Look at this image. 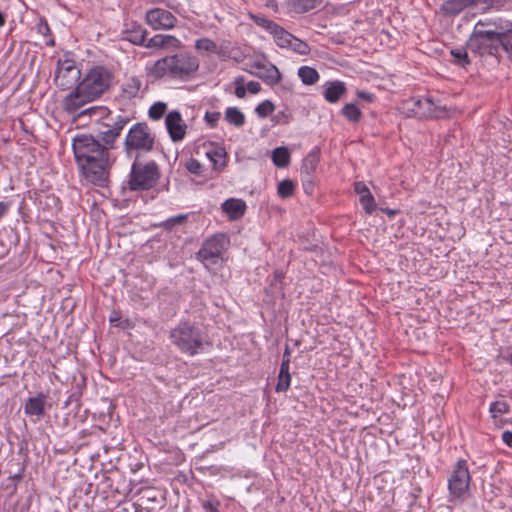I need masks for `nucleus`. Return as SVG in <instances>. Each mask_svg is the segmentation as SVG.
I'll return each instance as SVG.
<instances>
[{"instance_id":"obj_30","label":"nucleus","mask_w":512,"mask_h":512,"mask_svg":"<svg viewBox=\"0 0 512 512\" xmlns=\"http://www.w3.org/2000/svg\"><path fill=\"white\" fill-rule=\"evenodd\" d=\"M467 50H469L467 47H458L450 50V55L453 57V63L455 65H458L462 68H466L468 65H470L471 61Z\"/></svg>"},{"instance_id":"obj_25","label":"nucleus","mask_w":512,"mask_h":512,"mask_svg":"<svg viewBox=\"0 0 512 512\" xmlns=\"http://www.w3.org/2000/svg\"><path fill=\"white\" fill-rule=\"evenodd\" d=\"M323 0H287L288 6L296 13H305L318 7Z\"/></svg>"},{"instance_id":"obj_59","label":"nucleus","mask_w":512,"mask_h":512,"mask_svg":"<svg viewBox=\"0 0 512 512\" xmlns=\"http://www.w3.org/2000/svg\"><path fill=\"white\" fill-rule=\"evenodd\" d=\"M7 210L8 205L3 202H0V219L6 214Z\"/></svg>"},{"instance_id":"obj_8","label":"nucleus","mask_w":512,"mask_h":512,"mask_svg":"<svg viewBox=\"0 0 512 512\" xmlns=\"http://www.w3.org/2000/svg\"><path fill=\"white\" fill-rule=\"evenodd\" d=\"M158 176V165L154 161L140 163L136 160L131 168L129 188L134 191L150 189L156 184Z\"/></svg>"},{"instance_id":"obj_7","label":"nucleus","mask_w":512,"mask_h":512,"mask_svg":"<svg viewBox=\"0 0 512 512\" xmlns=\"http://www.w3.org/2000/svg\"><path fill=\"white\" fill-rule=\"evenodd\" d=\"M155 144V134L152 133L150 127L144 123L134 124L125 139L124 146L127 154L132 151L149 152Z\"/></svg>"},{"instance_id":"obj_11","label":"nucleus","mask_w":512,"mask_h":512,"mask_svg":"<svg viewBox=\"0 0 512 512\" xmlns=\"http://www.w3.org/2000/svg\"><path fill=\"white\" fill-rule=\"evenodd\" d=\"M84 176L92 183L104 186L109 176V152L79 163Z\"/></svg>"},{"instance_id":"obj_64","label":"nucleus","mask_w":512,"mask_h":512,"mask_svg":"<svg viewBox=\"0 0 512 512\" xmlns=\"http://www.w3.org/2000/svg\"><path fill=\"white\" fill-rule=\"evenodd\" d=\"M167 110V105L166 103L162 102V115L166 112Z\"/></svg>"},{"instance_id":"obj_23","label":"nucleus","mask_w":512,"mask_h":512,"mask_svg":"<svg viewBox=\"0 0 512 512\" xmlns=\"http://www.w3.org/2000/svg\"><path fill=\"white\" fill-rule=\"evenodd\" d=\"M207 158L212 162L213 169L220 172L226 166L227 153L223 147H214L206 151Z\"/></svg>"},{"instance_id":"obj_52","label":"nucleus","mask_w":512,"mask_h":512,"mask_svg":"<svg viewBox=\"0 0 512 512\" xmlns=\"http://www.w3.org/2000/svg\"><path fill=\"white\" fill-rule=\"evenodd\" d=\"M490 492L487 493L486 491H484V497L486 500H488L489 502H491L495 497L498 496V492L500 491V488L495 486L494 484H490Z\"/></svg>"},{"instance_id":"obj_54","label":"nucleus","mask_w":512,"mask_h":512,"mask_svg":"<svg viewBox=\"0 0 512 512\" xmlns=\"http://www.w3.org/2000/svg\"><path fill=\"white\" fill-rule=\"evenodd\" d=\"M149 116L154 120L160 119V102H155L149 109Z\"/></svg>"},{"instance_id":"obj_9","label":"nucleus","mask_w":512,"mask_h":512,"mask_svg":"<svg viewBox=\"0 0 512 512\" xmlns=\"http://www.w3.org/2000/svg\"><path fill=\"white\" fill-rule=\"evenodd\" d=\"M228 243L229 239L226 234H214L202 243L201 248L196 253L197 260L202 262L205 267L216 265Z\"/></svg>"},{"instance_id":"obj_63","label":"nucleus","mask_w":512,"mask_h":512,"mask_svg":"<svg viewBox=\"0 0 512 512\" xmlns=\"http://www.w3.org/2000/svg\"><path fill=\"white\" fill-rule=\"evenodd\" d=\"M5 17L4 15L0 12V27L4 26L5 25Z\"/></svg>"},{"instance_id":"obj_49","label":"nucleus","mask_w":512,"mask_h":512,"mask_svg":"<svg viewBox=\"0 0 512 512\" xmlns=\"http://www.w3.org/2000/svg\"><path fill=\"white\" fill-rule=\"evenodd\" d=\"M356 96L359 100L367 102V103H372L376 100V96L374 93L364 91V90H357Z\"/></svg>"},{"instance_id":"obj_22","label":"nucleus","mask_w":512,"mask_h":512,"mask_svg":"<svg viewBox=\"0 0 512 512\" xmlns=\"http://www.w3.org/2000/svg\"><path fill=\"white\" fill-rule=\"evenodd\" d=\"M319 151H311L304 159L301 165V176L306 178H313L316 168L319 163Z\"/></svg>"},{"instance_id":"obj_15","label":"nucleus","mask_w":512,"mask_h":512,"mask_svg":"<svg viewBox=\"0 0 512 512\" xmlns=\"http://www.w3.org/2000/svg\"><path fill=\"white\" fill-rule=\"evenodd\" d=\"M165 126L173 142L180 141L185 137L187 125L180 112H169L165 117Z\"/></svg>"},{"instance_id":"obj_16","label":"nucleus","mask_w":512,"mask_h":512,"mask_svg":"<svg viewBox=\"0 0 512 512\" xmlns=\"http://www.w3.org/2000/svg\"><path fill=\"white\" fill-rule=\"evenodd\" d=\"M95 99H92L89 95H85L80 91L78 85L72 92H70L63 100V108L66 112L74 114L78 111L83 110V107Z\"/></svg>"},{"instance_id":"obj_53","label":"nucleus","mask_w":512,"mask_h":512,"mask_svg":"<svg viewBox=\"0 0 512 512\" xmlns=\"http://www.w3.org/2000/svg\"><path fill=\"white\" fill-rule=\"evenodd\" d=\"M246 92L257 94L261 91V85L257 81H249L246 85Z\"/></svg>"},{"instance_id":"obj_3","label":"nucleus","mask_w":512,"mask_h":512,"mask_svg":"<svg viewBox=\"0 0 512 512\" xmlns=\"http://www.w3.org/2000/svg\"><path fill=\"white\" fill-rule=\"evenodd\" d=\"M170 338L183 353L190 356L203 352L205 344L203 332L189 322L180 323L171 331Z\"/></svg>"},{"instance_id":"obj_42","label":"nucleus","mask_w":512,"mask_h":512,"mask_svg":"<svg viewBox=\"0 0 512 512\" xmlns=\"http://www.w3.org/2000/svg\"><path fill=\"white\" fill-rule=\"evenodd\" d=\"M147 23L157 30L160 26V9H151L146 14Z\"/></svg>"},{"instance_id":"obj_29","label":"nucleus","mask_w":512,"mask_h":512,"mask_svg":"<svg viewBox=\"0 0 512 512\" xmlns=\"http://www.w3.org/2000/svg\"><path fill=\"white\" fill-rule=\"evenodd\" d=\"M340 113L346 120L352 123H357L362 118V112L360 108L354 103H346L342 107Z\"/></svg>"},{"instance_id":"obj_4","label":"nucleus","mask_w":512,"mask_h":512,"mask_svg":"<svg viewBox=\"0 0 512 512\" xmlns=\"http://www.w3.org/2000/svg\"><path fill=\"white\" fill-rule=\"evenodd\" d=\"M472 477L466 459L460 458L453 465L448 478V500L450 502H463L469 493Z\"/></svg>"},{"instance_id":"obj_50","label":"nucleus","mask_w":512,"mask_h":512,"mask_svg":"<svg viewBox=\"0 0 512 512\" xmlns=\"http://www.w3.org/2000/svg\"><path fill=\"white\" fill-rule=\"evenodd\" d=\"M170 454H172L171 460L168 458L162 459L169 465H179L184 461V455L180 451H173Z\"/></svg>"},{"instance_id":"obj_26","label":"nucleus","mask_w":512,"mask_h":512,"mask_svg":"<svg viewBox=\"0 0 512 512\" xmlns=\"http://www.w3.org/2000/svg\"><path fill=\"white\" fill-rule=\"evenodd\" d=\"M270 34L280 48H288L293 39V35L278 24Z\"/></svg>"},{"instance_id":"obj_21","label":"nucleus","mask_w":512,"mask_h":512,"mask_svg":"<svg viewBox=\"0 0 512 512\" xmlns=\"http://www.w3.org/2000/svg\"><path fill=\"white\" fill-rule=\"evenodd\" d=\"M45 401L46 396L43 393H39L36 397L29 398L24 406L25 413L30 416H37L38 418L43 417Z\"/></svg>"},{"instance_id":"obj_56","label":"nucleus","mask_w":512,"mask_h":512,"mask_svg":"<svg viewBox=\"0 0 512 512\" xmlns=\"http://www.w3.org/2000/svg\"><path fill=\"white\" fill-rule=\"evenodd\" d=\"M502 441L512 449V431L506 430L502 433Z\"/></svg>"},{"instance_id":"obj_55","label":"nucleus","mask_w":512,"mask_h":512,"mask_svg":"<svg viewBox=\"0 0 512 512\" xmlns=\"http://www.w3.org/2000/svg\"><path fill=\"white\" fill-rule=\"evenodd\" d=\"M285 277V273L282 271V270H275L273 272V281L271 282V286H276V283L279 282L280 284H282V281Z\"/></svg>"},{"instance_id":"obj_60","label":"nucleus","mask_w":512,"mask_h":512,"mask_svg":"<svg viewBox=\"0 0 512 512\" xmlns=\"http://www.w3.org/2000/svg\"><path fill=\"white\" fill-rule=\"evenodd\" d=\"M132 81H133V83H134V86L132 87V88H133V91H130V94H131V95H134V94H136V92L139 90L140 82H139L138 80H135V79H133Z\"/></svg>"},{"instance_id":"obj_36","label":"nucleus","mask_w":512,"mask_h":512,"mask_svg":"<svg viewBox=\"0 0 512 512\" xmlns=\"http://www.w3.org/2000/svg\"><path fill=\"white\" fill-rule=\"evenodd\" d=\"M195 48L199 51H204L207 53L217 52V44L209 38H200L196 40Z\"/></svg>"},{"instance_id":"obj_10","label":"nucleus","mask_w":512,"mask_h":512,"mask_svg":"<svg viewBox=\"0 0 512 512\" xmlns=\"http://www.w3.org/2000/svg\"><path fill=\"white\" fill-rule=\"evenodd\" d=\"M73 151L79 163L108 153V148L91 135L81 134L73 139Z\"/></svg>"},{"instance_id":"obj_46","label":"nucleus","mask_w":512,"mask_h":512,"mask_svg":"<svg viewBox=\"0 0 512 512\" xmlns=\"http://www.w3.org/2000/svg\"><path fill=\"white\" fill-rule=\"evenodd\" d=\"M255 23L265 29L267 32L271 33V31L277 26V23L266 18V17H260L256 16L254 17Z\"/></svg>"},{"instance_id":"obj_44","label":"nucleus","mask_w":512,"mask_h":512,"mask_svg":"<svg viewBox=\"0 0 512 512\" xmlns=\"http://www.w3.org/2000/svg\"><path fill=\"white\" fill-rule=\"evenodd\" d=\"M234 93L238 98H244L246 96V86L244 76H238L234 80Z\"/></svg>"},{"instance_id":"obj_34","label":"nucleus","mask_w":512,"mask_h":512,"mask_svg":"<svg viewBox=\"0 0 512 512\" xmlns=\"http://www.w3.org/2000/svg\"><path fill=\"white\" fill-rule=\"evenodd\" d=\"M274 110L275 105L270 100H264L256 106L255 113L259 118H266L271 115Z\"/></svg>"},{"instance_id":"obj_24","label":"nucleus","mask_w":512,"mask_h":512,"mask_svg":"<svg viewBox=\"0 0 512 512\" xmlns=\"http://www.w3.org/2000/svg\"><path fill=\"white\" fill-rule=\"evenodd\" d=\"M224 119L230 125L237 128L244 126L246 118L244 113L238 107H228L224 113Z\"/></svg>"},{"instance_id":"obj_47","label":"nucleus","mask_w":512,"mask_h":512,"mask_svg":"<svg viewBox=\"0 0 512 512\" xmlns=\"http://www.w3.org/2000/svg\"><path fill=\"white\" fill-rule=\"evenodd\" d=\"M176 17L169 11L162 10V30L175 26Z\"/></svg>"},{"instance_id":"obj_58","label":"nucleus","mask_w":512,"mask_h":512,"mask_svg":"<svg viewBox=\"0 0 512 512\" xmlns=\"http://www.w3.org/2000/svg\"><path fill=\"white\" fill-rule=\"evenodd\" d=\"M507 423H508V420L507 419H502V418H500V416L496 420H494V424L498 428L503 427Z\"/></svg>"},{"instance_id":"obj_38","label":"nucleus","mask_w":512,"mask_h":512,"mask_svg":"<svg viewBox=\"0 0 512 512\" xmlns=\"http://www.w3.org/2000/svg\"><path fill=\"white\" fill-rule=\"evenodd\" d=\"M186 170L195 176H202L204 172V166L195 158H189L185 162Z\"/></svg>"},{"instance_id":"obj_13","label":"nucleus","mask_w":512,"mask_h":512,"mask_svg":"<svg viewBox=\"0 0 512 512\" xmlns=\"http://www.w3.org/2000/svg\"><path fill=\"white\" fill-rule=\"evenodd\" d=\"M106 122L103 123V126L106 128L105 130H101L99 135L101 140L104 142V146L107 148L112 146L116 138L120 135L121 130L129 121V119L124 118L122 116H117V118H113L110 113H107L105 117Z\"/></svg>"},{"instance_id":"obj_17","label":"nucleus","mask_w":512,"mask_h":512,"mask_svg":"<svg viewBox=\"0 0 512 512\" xmlns=\"http://www.w3.org/2000/svg\"><path fill=\"white\" fill-rule=\"evenodd\" d=\"M347 93L345 82L340 80H330L323 85V98L330 104H335L340 101Z\"/></svg>"},{"instance_id":"obj_37","label":"nucleus","mask_w":512,"mask_h":512,"mask_svg":"<svg viewBox=\"0 0 512 512\" xmlns=\"http://www.w3.org/2000/svg\"><path fill=\"white\" fill-rule=\"evenodd\" d=\"M288 48H291L294 52L300 55H307L310 53L309 45L305 41L295 37L294 35L291 44H289Z\"/></svg>"},{"instance_id":"obj_48","label":"nucleus","mask_w":512,"mask_h":512,"mask_svg":"<svg viewBox=\"0 0 512 512\" xmlns=\"http://www.w3.org/2000/svg\"><path fill=\"white\" fill-rule=\"evenodd\" d=\"M301 181L304 192L307 195H312L315 187L313 178H306L305 176H301Z\"/></svg>"},{"instance_id":"obj_57","label":"nucleus","mask_w":512,"mask_h":512,"mask_svg":"<svg viewBox=\"0 0 512 512\" xmlns=\"http://www.w3.org/2000/svg\"><path fill=\"white\" fill-rule=\"evenodd\" d=\"M290 359H282L280 364L279 373H289Z\"/></svg>"},{"instance_id":"obj_14","label":"nucleus","mask_w":512,"mask_h":512,"mask_svg":"<svg viewBox=\"0 0 512 512\" xmlns=\"http://www.w3.org/2000/svg\"><path fill=\"white\" fill-rule=\"evenodd\" d=\"M149 32L140 26H134L131 30L127 31V39L137 45H143L146 48L159 50L160 49V35L155 34L148 38Z\"/></svg>"},{"instance_id":"obj_18","label":"nucleus","mask_w":512,"mask_h":512,"mask_svg":"<svg viewBox=\"0 0 512 512\" xmlns=\"http://www.w3.org/2000/svg\"><path fill=\"white\" fill-rule=\"evenodd\" d=\"M253 67L259 70L255 73V76L271 87L279 84L282 80V74L278 68L270 62L266 64L254 63Z\"/></svg>"},{"instance_id":"obj_12","label":"nucleus","mask_w":512,"mask_h":512,"mask_svg":"<svg viewBox=\"0 0 512 512\" xmlns=\"http://www.w3.org/2000/svg\"><path fill=\"white\" fill-rule=\"evenodd\" d=\"M80 70L73 60L66 59L58 62L55 73V84L62 90L70 89L80 78Z\"/></svg>"},{"instance_id":"obj_45","label":"nucleus","mask_w":512,"mask_h":512,"mask_svg":"<svg viewBox=\"0 0 512 512\" xmlns=\"http://www.w3.org/2000/svg\"><path fill=\"white\" fill-rule=\"evenodd\" d=\"M275 124L286 125L292 120V114L288 110L279 111L272 118Z\"/></svg>"},{"instance_id":"obj_1","label":"nucleus","mask_w":512,"mask_h":512,"mask_svg":"<svg viewBox=\"0 0 512 512\" xmlns=\"http://www.w3.org/2000/svg\"><path fill=\"white\" fill-rule=\"evenodd\" d=\"M470 52L480 57H493L500 62L512 60V23L502 19L478 20L466 41Z\"/></svg>"},{"instance_id":"obj_19","label":"nucleus","mask_w":512,"mask_h":512,"mask_svg":"<svg viewBox=\"0 0 512 512\" xmlns=\"http://www.w3.org/2000/svg\"><path fill=\"white\" fill-rule=\"evenodd\" d=\"M107 109L101 106H91L73 114L72 122L77 126H86L96 117H103Z\"/></svg>"},{"instance_id":"obj_35","label":"nucleus","mask_w":512,"mask_h":512,"mask_svg":"<svg viewBox=\"0 0 512 512\" xmlns=\"http://www.w3.org/2000/svg\"><path fill=\"white\" fill-rule=\"evenodd\" d=\"M359 201L366 214L372 215L375 212L377 205L372 193L362 195V197L359 198Z\"/></svg>"},{"instance_id":"obj_20","label":"nucleus","mask_w":512,"mask_h":512,"mask_svg":"<svg viewBox=\"0 0 512 512\" xmlns=\"http://www.w3.org/2000/svg\"><path fill=\"white\" fill-rule=\"evenodd\" d=\"M246 203L242 199L230 198L223 202L222 209L229 219L236 220L242 217L246 211Z\"/></svg>"},{"instance_id":"obj_61","label":"nucleus","mask_w":512,"mask_h":512,"mask_svg":"<svg viewBox=\"0 0 512 512\" xmlns=\"http://www.w3.org/2000/svg\"><path fill=\"white\" fill-rule=\"evenodd\" d=\"M291 351L288 345L285 346L283 358L282 359H290Z\"/></svg>"},{"instance_id":"obj_62","label":"nucleus","mask_w":512,"mask_h":512,"mask_svg":"<svg viewBox=\"0 0 512 512\" xmlns=\"http://www.w3.org/2000/svg\"><path fill=\"white\" fill-rule=\"evenodd\" d=\"M507 360L512 365V346L508 349Z\"/></svg>"},{"instance_id":"obj_5","label":"nucleus","mask_w":512,"mask_h":512,"mask_svg":"<svg viewBox=\"0 0 512 512\" xmlns=\"http://www.w3.org/2000/svg\"><path fill=\"white\" fill-rule=\"evenodd\" d=\"M403 110L407 117L417 119H439L447 114L444 106L436 105L431 97H410L403 102Z\"/></svg>"},{"instance_id":"obj_6","label":"nucleus","mask_w":512,"mask_h":512,"mask_svg":"<svg viewBox=\"0 0 512 512\" xmlns=\"http://www.w3.org/2000/svg\"><path fill=\"white\" fill-rule=\"evenodd\" d=\"M112 79L113 75L109 70L98 66L91 69L78 85L82 93L97 99L109 89Z\"/></svg>"},{"instance_id":"obj_32","label":"nucleus","mask_w":512,"mask_h":512,"mask_svg":"<svg viewBox=\"0 0 512 512\" xmlns=\"http://www.w3.org/2000/svg\"><path fill=\"white\" fill-rule=\"evenodd\" d=\"M510 412V405L506 401H494L489 405V413L493 420Z\"/></svg>"},{"instance_id":"obj_39","label":"nucleus","mask_w":512,"mask_h":512,"mask_svg":"<svg viewBox=\"0 0 512 512\" xmlns=\"http://www.w3.org/2000/svg\"><path fill=\"white\" fill-rule=\"evenodd\" d=\"M200 504L205 512H220L219 507L221 503L215 497L201 499Z\"/></svg>"},{"instance_id":"obj_27","label":"nucleus","mask_w":512,"mask_h":512,"mask_svg":"<svg viewBox=\"0 0 512 512\" xmlns=\"http://www.w3.org/2000/svg\"><path fill=\"white\" fill-rule=\"evenodd\" d=\"M297 74L304 85H314L320 78L318 71L310 66L299 67Z\"/></svg>"},{"instance_id":"obj_31","label":"nucleus","mask_w":512,"mask_h":512,"mask_svg":"<svg viewBox=\"0 0 512 512\" xmlns=\"http://www.w3.org/2000/svg\"><path fill=\"white\" fill-rule=\"evenodd\" d=\"M296 185L290 179L282 180L277 186V194L282 199H288L294 195Z\"/></svg>"},{"instance_id":"obj_2","label":"nucleus","mask_w":512,"mask_h":512,"mask_svg":"<svg viewBox=\"0 0 512 512\" xmlns=\"http://www.w3.org/2000/svg\"><path fill=\"white\" fill-rule=\"evenodd\" d=\"M199 69V60L188 52H177L162 56V76L173 79L188 80Z\"/></svg>"},{"instance_id":"obj_40","label":"nucleus","mask_w":512,"mask_h":512,"mask_svg":"<svg viewBox=\"0 0 512 512\" xmlns=\"http://www.w3.org/2000/svg\"><path fill=\"white\" fill-rule=\"evenodd\" d=\"M290 384H291L290 373H279L275 390H276V392H286L290 388Z\"/></svg>"},{"instance_id":"obj_28","label":"nucleus","mask_w":512,"mask_h":512,"mask_svg":"<svg viewBox=\"0 0 512 512\" xmlns=\"http://www.w3.org/2000/svg\"><path fill=\"white\" fill-rule=\"evenodd\" d=\"M272 162L278 168H285L290 163V153L286 147H277L272 151Z\"/></svg>"},{"instance_id":"obj_33","label":"nucleus","mask_w":512,"mask_h":512,"mask_svg":"<svg viewBox=\"0 0 512 512\" xmlns=\"http://www.w3.org/2000/svg\"><path fill=\"white\" fill-rule=\"evenodd\" d=\"M182 47V42L175 36L162 34V53L166 50H175Z\"/></svg>"},{"instance_id":"obj_43","label":"nucleus","mask_w":512,"mask_h":512,"mask_svg":"<svg viewBox=\"0 0 512 512\" xmlns=\"http://www.w3.org/2000/svg\"><path fill=\"white\" fill-rule=\"evenodd\" d=\"M187 220V215L180 214L162 221V228L171 230L175 225L183 224Z\"/></svg>"},{"instance_id":"obj_51","label":"nucleus","mask_w":512,"mask_h":512,"mask_svg":"<svg viewBox=\"0 0 512 512\" xmlns=\"http://www.w3.org/2000/svg\"><path fill=\"white\" fill-rule=\"evenodd\" d=\"M354 191L360 197H362V195L371 193L367 185L362 181H357L354 183Z\"/></svg>"},{"instance_id":"obj_41","label":"nucleus","mask_w":512,"mask_h":512,"mask_svg":"<svg viewBox=\"0 0 512 512\" xmlns=\"http://www.w3.org/2000/svg\"><path fill=\"white\" fill-rule=\"evenodd\" d=\"M221 113L219 111H206L204 114V122L210 129H214L218 126Z\"/></svg>"}]
</instances>
